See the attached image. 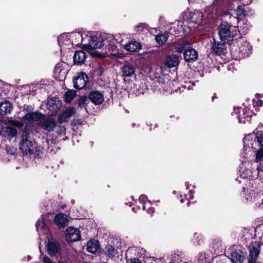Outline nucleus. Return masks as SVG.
<instances>
[{
  "label": "nucleus",
  "mask_w": 263,
  "mask_h": 263,
  "mask_svg": "<svg viewBox=\"0 0 263 263\" xmlns=\"http://www.w3.org/2000/svg\"><path fill=\"white\" fill-rule=\"evenodd\" d=\"M86 42L84 47L88 49L100 48L103 47L107 42L105 35L100 33H94L86 31Z\"/></svg>",
  "instance_id": "1"
},
{
  "label": "nucleus",
  "mask_w": 263,
  "mask_h": 263,
  "mask_svg": "<svg viewBox=\"0 0 263 263\" xmlns=\"http://www.w3.org/2000/svg\"><path fill=\"white\" fill-rule=\"evenodd\" d=\"M243 150L249 152L251 149H257V147L263 148V133L254 135L253 134L247 135L243 140Z\"/></svg>",
  "instance_id": "2"
},
{
  "label": "nucleus",
  "mask_w": 263,
  "mask_h": 263,
  "mask_svg": "<svg viewBox=\"0 0 263 263\" xmlns=\"http://www.w3.org/2000/svg\"><path fill=\"white\" fill-rule=\"evenodd\" d=\"M238 32L236 27L231 26L227 22H222L219 27V35L222 41L229 43L238 35Z\"/></svg>",
  "instance_id": "3"
},
{
  "label": "nucleus",
  "mask_w": 263,
  "mask_h": 263,
  "mask_svg": "<svg viewBox=\"0 0 263 263\" xmlns=\"http://www.w3.org/2000/svg\"><path fill=\"white\" fill-rule=\"evenodd\" d=\"M29 134L27 131L23 132L19 144L20 149L26 155L32 154L34 151L33 144L29 137Z\"/></svg>",
  "instance_id": "4"
},
{
  "label": "nucleus",
  "mask_w": 263,
  "mask_h": 263,
  "mask_svg": "<svg viewBox=\"0 0 263 263\" xmlns=\"http://www.w3.org/2000/svg\"><path fill=\"white\" fill-rule=\"evenodd\" d=\"M252 112L249 110L239 107H234L232 115L236 116L239 123L249 122L252 116Z\"/></svg>",
  "instance_id": "5"
},
{
  "label": "nucleus",
  "mask_w": 263,
  "mask_h": 263,
  "mask_svg": "<svg viewBox=\"0 0 263 263\" xmlns=\"http://www.w3.org/2000/svg\"><path fill=\"white\" fill-rule=\"evenodd\" d=\"M242 166L240 167L239 175L242 179H254L253 178L254 168L250 169L252 167V163L250 162H243Z\"/></svg>",
  "instance_id": "6"
},
{
  "label": "nucleus",
  "mask_w": 263,
  "mask_h": 263,
  "mask_svg": "<svg viewBox=\"0 0 263 263\" xmlns=\"http://www.w3.org/2000/svg\"><path fill=\"white\" fill-rule=\"evenodd\" d=\"M69 33L72 46H78L82 44L84 47V44L86 42V37L84 36L86 35V31L83 32H72Z\"/></svg>",
  "instance_id": "7"
},
{
  "label": "nucleus",
  "mask_w": 263,
  "mask_h": 263,
  "mask_svg": "<svg viewBox=\"0 0 263 263\" xmlns=\"http://www.w3.org/2000/svg\"><path fill=\"white\" fill-rule=\"evenodd\" d=\"M69 35V33H63L58 38L59 45L60 46L61 51H66L67 50H69L72 46L70 40L71 38Z\"/></svg>",
  "instance_id": "8"
},
{
  "label": "nucleus",
  "mask_w": 263,
  "mask_h": 263,
  "mask_svg": "<svg viewBox=\"0 0 263 263\" xmlns=\"http://www.w3.org/2000/svg\"><path fill=\"white\" fill-rule=\"evenodd\" d=\"M89 81L87 75L83 72L79 73L73 78V85L74 88L78 89L84 88Z\"/></svg>",
  "instance_id": "9"
},
{
  "label": "nucleus",
  "mask_w": 263,
  "mask_h": 263,
  "mask_svg": "<svg viewBox=\"0 0 263 263\" xmlns=\"http://www.w3.org/2000/svg\"><path fill=\"white\" fill-rule=\"evenodd\" d=\"M238 49L239 56L243 58L250 55L251 53L252 48L248 42L242 39L238 41Z\"/></svg>",
  "instance_id": "10"
},
{
  "label": "nucleus",
  "mask_w": 263,
  "mask_h": 263,
  "mask_svg": "<svg viewBox=\"0 0 263 263\" xmlns=\"http://www.w3.org/2000/svg\"><path fill=\"white\" fill-rule=\"evenodd\" d=\"M66 238L68 242H74L80 239V232L76 228L69 227L66 229Z\"/></svg>",
  "instance_id": "11"
},
{
  "label": "nucleus",
  "mask_w": 263,
  "mask_h": 263,
  "mask_svg": "<svg viewBox=\"0 0 263 263\" xmlns=\"http://www.w3.org/2000/svg\"><path fill=\"white\" fill-rule=\"evenodd\" d=\"M39 125L48 132H51L55 127L57 123L53 119L47 118L40 122Z\"/></svg>",
  "instance_id": "12"
},
{
  "label": "nucleus",
  "mask_w": 263,
  "mask_h": 263,
  "mask_svg": "<svg viewBox=\"0 0 263 263\" xmlns=\"http://www.w3.org/2000/svg\"><path fill=\"white\" fill-rule=\"evenodd\" d=\"M260 253L259 246L257 244H252L250 247L249 256L248 263H258L256 260Z\"/></svg>",
  "instance_id": "13"
},
{
  "label": "nucleus",
  "mask_w": 263,
  "mask_h": 263,
  "mask_svg": "<svg viewBox=\"0 0 263 263\" xmlns=\"http://www.w3.org/2000/svg\"><path fill=\"white\" fill-rule=\"evenodd\" d=\"M46 248L48 254L50 256L56 255L60 250V247L58 241L55 240H49L46 245Z\"/></svg>",
  "instance_id": "14"
},
{
  "label": "nucleus",
  "mask_w": 263,
  "mask_h": 263,
  "mask_svg": "<svg viewBox=\"0 0 263 263\" xmlns=\"http://www.w3.org/2000/svg\"><path fill=\"white\" fill-rule=\"evenodd\" d=\"M69 219L67 215L63 213H58L54 217V222L59 228H65L68 224Z\"/></svg>",
  "instance_id": "15"
},
{
  "label": "nucleus",
  "mask_w": 263,
  "mask_h": 263,
  "mask_svg": "<svg viewBox=\"0 0 263 263\" xmlns=\"http://www.w3.org/2000/svg\"><path fill=\"white\" fill-rule=\"evenodd\" d=\"M89 99L95 105H99L104 101L103 94L99 91H91L89 94Z\"/></svg>",
  "instance_id": "16"
},
{
  "label": "nucleus",
  "mask_w": 263,
  "mask_h": 263,
  "mask_svg": "<svg viewBox=\"0 0 263 263\" xmlns=\"http://www.w3.org/2000/svg\"><path fill=\"white\" fill-rule=\"evenodd\" d=\"M158 87H159L158 89L160 93H172V90L171 88V85L172 84V82L167 81L166 83H165V81L163 80V79H159L158 81Z\"/></svg>",
  "instance_id": "17"
},
{
  "label": "nucleus",
  "mask_w": 263,
  "mask_h": 263,
  "mask_svg": "<svg viewBox=\"0 0 263 263\" xmlns=\"http://www.w3.org/2000/svg\"><path fill=\"white\" fill-rule=\"evenodd\" d=\"M261 195H259L257 192L252 191L249 194L246 195V199L248 201H253L255 202L256 206L260 207L263 203V199L261 198Z\"/></svg>",
  "instance_id": "18"
},
{
  "label": "nucleus",
  "mask_w": 263,
  "mask_h": 263,
  "mask_svg": "<svg viewBox=\"0 0 263 263\" xmlns=\"http://www.w3.org/2000/svg\"><path fill=\"white\" fill-rule=\"evenodd\" d=\"M76 113V109L74 107H71L66 109L63 113L58 117V121L60 123L68 121V120Z\"/></svg>",
  "instance_id": "19"
},
{
  "label": "nucleus",
  "mask_w": 263,
  "mask_h": 263,
  "mask_svg": "<svg viewBox=\"0 0 263 263\" xmlns=\"http://www.w3.org/2000/svg\"><path fill=\"white\" fill-rule=\"evenodd\" d=\"M184 58L188 62L195 61L197 59L198 53L192 48H187L184 52Z\"/></svg>",
  "instance_id": "20"
},
{
  "label": "nucleus",
  "mask_w": 263,
  "mask_h": 263,
  "mask_svg": "<svg viewBox=\"0 0 263 263\" xmlns=\"http://www.w3.org/2000/svg\"><path fill=\"white\" fill-rule=\"evenodd\" d=\"M63 64L60 63L57 64L54 68V74L56 79L62 80L66 77V71L63 68Z\"/></svg>",
  "instance_id": "21"
},
{
  "label": "nucleus",
  "mask_w": 263,
  "mask_h": 263,
  "mask_svg": "<svg viewBox=\"0 0 263 263\" xmlns=\"http://www.w3.org/2000/svg\"><path fill=\"white\" fill-rule=\"evenodd\" d=\"M121 71L123 77H129L135 74V68L132 64L126 62L121 68Z\"/></svg>",
  "instance_id": "22"
},
{
  "label": "nucleus",
  "mask_w": 263,
  "mask_h": 263,
  "mask_svg": "<svg viewBox=\"0 0 263 263\" xmlns=\"http://www.w3.org/2000/svg\"><path fill=\"white\" fill-rule=\"evenodd\" d=\"M224 44L221 42L216 41L213 39V42L211 44L212 50L217 55H221L223 51Z\"/></svg>",
  "instance_id": "23"
},
{
  "label": "nucleus",
  "mask_w": 263,
  "mask_h": 263,
  "mask_svg": "<svg viewBox=\"0 0 263 263\" xmlns=\"http://www.w3.org/2000/svg\"><path fill=\"white\" fill-rule=\"evenodd\" d=\"M42 116V115L37 112H31L27 113L23 117H22V120L24 123L27 122L36 121L40 120Z\"/></svg>",
  "instance_id": "24"
},
{
  "label": "nucleus",
  "mask_w": 263,
  "mask_h": 263,
  "mask_svg": "<svg viewBox=\"0 0 263 263\" xmlns=\"http://www.w3.org/2000/svg\"><path fill=\"white\" fill-rule=\"evenodd\" d=\"M141 48L140 43L136 41H131L124 45V48L130 52H138Z\"/></svg>",
  "instance_id": "25"
},
{
  "label": "nucleus",
  "mask_w": 263,
  "mask_h": 263,
  "mask_svg": "<svg viewBox=\"0 0 263 263\" xmlns=\"http://www.w3.org/2000/svg\"><path fill=\"white\" fill-rule=\"evenodd\" d=\"M62 103L57 98H51L47 103L48 108L51 110H56L60 109L62 106Z\"/></svg>",
  "instance_id": "26"
},
{
  "label": "nucleus",
  "mask_w": 263,
  "mask_h": 263,
  "mask_svg": "<svg viewBox=\"0 0 263 263\" xmlns=\"http://www.w3.org/2000/svg\"><path fill=\"white\" fill-rule=\"evenodd\" d=\"M36 230L39 234H44L48 232V229L46 227V224L42 217L40 218L36 223Z\"/></svg>",
  "instance_id": "27"
},
{
  "label": "nucleus",
  "mask_w": 263,
  "mask_h": 263,
  "mask_svg": "<svg viewBox=\"0 0 263 263\" xmlns=\"http://www.w3.org/2000/svg\"><path fill=\"white\" fill-rule=\"evenodd\" d=\"M86 59L85 53L81 50L75 52L73 55V61L74 64L77 65H81L85 62Z\"/></svg>",
  "instance_id": "28"
},
{
  "label": "nucleus",
  "mask_w": 263,
  "mask_h": 263,
  "mask_svg": "<svg viewBox=\"0 0 263 263\" xmlns=\"http://www.w3.org/2000/svg\"><path fill=\"white\" fill-rule=\"evenodd\" d=\"M256 149H251V151L249 152L244 151L245 153V157H247L249 155H251L252 153H255V161L256 162L260 161L263 158V148H259V149L255 150Z\"/></svg>",
  "instance_id": "29"
},
{
  "label": "nucleus",
  "mask_w": 263,
  "mask_h": 263,
  "mask_svg": "<svg viewBox=\"0 0 263 263\" xmlns=\"http://www.w3.org/2000/svg\"><path fill=\"white\" fill-rule=\"evenodd\" d=\"M12 110V104L8 101L3 102L0 104V114L5 115L10 114Z\"/></svg>",
  "instance_id": "30"
},
{
  "label": "nucleus",
  "mask_w": 263,
  "mask_h": 263,
  "mask_svg": "<svg viewBox=\"0 0 263 263\" xmlns=\"http://www.w3.org/2000/svg\"><path fill=\"white\" fill-rule=\"evenodd\" d=\"M203 15L201 12L196 11L194 12L191 17V22H194L198 26H202Z\"/></svg>",
  "instance_id": "31"
},
{
  "label": "nucleus",
  "mask_w": 263,
  "mask_h": 263,
  "mask_svg": "<svg viewBox=\"0 0 263 263\" xmlns=\"http://www.w3.org/2000/svg\"><path fill=\"white\" fill-rule=\"evenodd\" d=\"M231 256V260L233 263H241L244 259L241 251L232 252Z\"/></svg>",
  "instance_id": "32"
},
{
  "label": "nucleus",
  "mask_w": 263,
  "mask_h": 263,
  "mask_svg": "<svg viewBox=\"0 0 263 263\" xmlns=\"http://www.w3.org/2000/svg\"><path fill=\"white\" fill-rule=\"evenodd\" d=\"M17 133V132L15 128L7 126L4 130V136L6 139L11 140L16 136Z\"/></svg>",
  "instance_id": "33"
},
{
  "label": "nucleus",
  "mask_w": 263,
  "mask_h": 263,
  "mask_svg": "<svg viewBox=\"0 0 263 263\" xmlns=\"http://www.w3.org/2000/svg\"><path fill=\"white\" fill-rule=\"evenodd\" d=\"M99 249L98 241L91 240L88 242L87 245V250L89 253L95 254Z\"/></svg>",
  "instance_id": "34"
},
{
  "label": "nucleus",
  "mask_w": 263,
  "mask_h": 263,
  "mask_svg": "<svg viewBox=\"0 0 263 263\" xmlns=\"http://www.w3.org/2000/svg\"><path fill=\"white\" fill-rule=\"evenodd\" d=\"M179 64L178 57L176 55H171L168 56L166 62V65L169 67H174Z\"/></svg>",
  "instance_id": "35"
},
{
  "label": "nucleus",
  "mask_w": 263,
  "mask_h": 263,
  "mask_svg": "<svg viewBox=\"0 0 263 263\" xmlns=\"http://www.w3.org/2000/svg\"><path fill=\"white\" fill-rule=\"evenodd\" d=\"M237 22L240 28L239 30H237L238 33L241 31L242 33L246 34L250 28L251 26L246 20H238V18H237Z\"/></svg>",
  "instance_id": "36"
},
{
  "label": "nucleus",
  "mask_w": 263,
  "mask_h": 263,
  "mask_svg": "<svg viewBox=\"0 0 263 263\" xmlns=\"http://www.w3.org/2000/svg\"><path fill=\"white\" fill-rule=\"evenodd\" d=\"M252 176L254 179L258 178L259 180H263V165L254 167V172Z\"/></svg>",
  "instance_id": "37"
},
{
  "label": "nucleus",
  "mask_w": 263,
  "mask_h": 263,
  "mask_svg": "<svg viewBox=\"0 0 263 263\" xmlns=\"http://www.w3.org/2000/svg\"><path fill=\"white\" fill-rule=\"evenodd\" d=\"M168 37V33L165 32L164 33H160L157 34L155 36L156 42L160 45L163 44L166 42Z\"/></svg>",
  "instance_id": "38"
},
{
  "label": "nucleus",
  "mask_w": 263,
  "mask_h": 263,
  "mask_svg": "<svg viewBox=\"0 0 263 263\" xmlns=\"http://www.w3.org/2000/svg\"><path fill=\"white\" fill-rule=\"evenodd\" d=\"M210 260L211 257L205 253H200L197 256V263H210Z\"/></svg>",
  "instance_id": "39"
},
{
  "label": "nucleus",
  "mask_w": 263,
  "mask_h": 263,
  "mask_svg": "<svg viewBox=\"0 0 263 263\" xmlns=\"http://www.w3.org/2000/svg\"><path fill=\"white\" fill-rule=\"evenodd\" d=\"M237 19L239 20L240 17H245L249 15L250 12L241 6L237 7L236 10Z\"/></svg>",
  "instance_id": "40"
},
{
  "label": "nucleus",
  "mask_w": 263,
  "mask_h": 263,
  "mask_svg": "<svg viewBox=\"0 0 263 263\" xmlns=\"http://www.w3.org/2000/svg\"><path fill=\"white\" fill-rule=\"evenodd\" d=\"M76 91L73 90H69L66 91L64 95L65 101L67 103H70L76 96Z\"/></svg>",
  "instance_id": "41"
},
{
  "label": "nucleus",
  "mask_w": 263,
  "mask_h": 263,
  "mask_svg": "<svg viewBox=\"0 0 263 263\" xmlns=\"http://www.w3.org/2000/svg\"><path fill=\"white\" fill-rule=\"evenodd\" d=\"M105 254L107 256L112 258L117 254V250L111 246H107L105 248Z\"/></svg>",
  "instance_id": "42"
},
{
  "label": "nucleus",
  "mask_w": 263,
  "mask_h": 263,
  "mask_svg": "<svg viewBox=\"0 0 263 263\" xmlns=\"http://www.w3.org/2000/svg\"><path fill=\"white\" fill-rule=\"evenodd\" d=\"M139 202L143 204V210H145L146 209L147 204L151 205L150 201H147V197L145 195H141L139 198Z\"/></svg>",
  "instance_id": "43"
},
{
  "label": "nucleus",
  "mask_w": 263,
  "mask_h": 263,
  "mask_svg": "<svg viewBox=\"0 0 263 263\" xmlns=\"http://www.w3.org/2000/svg\"><path fill=\"white\" fill-rule=\"evenodd\" d=\"M108 50L110 53V54L118 56L120 55L119 51L117 49V46H116L114 44L110 43L108 45Z\"/></svg>",
  "instance_id": "44"
},
{
  "label": "nucleus",
  "mask_w": 263,
  "mask_h": 263,
  "mask_svg": "<svg viewBox=\"0 0 263 263\" xmlns=\"http://www.w3.org/2000/svg\"><path fill=\"white\" fill-rule=\"evenodd\" d=\"M89 99L86 96H82L80 97L78 100L79 106L81 108L85 107L86 105L89 102Z\"/></svg>",
  "instance_id": "45"
},
{
  "label": "nucleus",
  "mask_w": 263,
  "mask_h": 263,
  "mask_svg": "<svg viewBox=\"0 0 263 263\" xmlns=\"http://www.w3.org/2000/svg\"><path fill=\"white\" fill-rule=\"evenodd\" d=\"M147 29L148 25L145 23H140L134 27L135 31L138 32L143 31Z\"/></svg>",
  "instance_id": "46"
},
{
  "label": "nucleus",
  "mask_w": 263,
  "mask_h": 263,
  "mask_svg": "<svg viewBox=\"0 0 263 263\" xmlns=\"http://www.w3.org/2000/svg\"><path fill=\"white\" fill-rule=\"evenodd\" d=\"M20 120H18L16 119L15 120H11L9 121V123L12 125L18 127H22L24 125V122L22 120V118L20 119Z\"/></svg>",
  "instance_id": "47"
},
{
  "label": "nucleus",
  "mask_w": 263,
  "mask_h": 263,
  "mask_svg": "<svg viewBox=\"0 0 263 263\" xmlns=\"http://www.w3.org/2000/svg\"><path fill=\"white\" fill-rule=\"evenodd\" d=\"M147 263H166V261L163 258H155L151 257L146 260Z\"/></svg>",
  "instance_id": "48"
},
{
  "label": "nucleus",
  "mask_w": 263,
  "mask_h": 263,
  "mask_svg": "<svg viewBox=\"0 0 263 263\" xmlns=\"http://www.w3.org/2000/svg\"><path fill=\"white\" fill-rule=\"evenodd\" d=\"M205 12L207 13L208 18L210 19L213 17V13L215 12V10H214L213 7H209L206 8Z\"/></svg>",
  "instance_id": "49"
},
{
  "label": "nucleus",
  "mask_w": 263,
  "mask_h": 263,
  "mask_svg": "<svg viewBox=\"0 0 263 263\" xmlns=\"http://www.w3.org/2000/svg\"><path fill=\"white\" fill-rule=\"evenodd\" d=\"M200 235L197 233H195L194 237L192 240V242L195 245H198L200 243L201 238Z\"/></svg>",
  "instance_id": "50"
},
{
  "label": "nucleus",
  "mask_w": 263,
  "mask_h": 263,
  "mask_svg": "<svg viewBox=\"0 0 263 263\" xmlns=\"http://www.w3.org/2000/svg\"><path fill=\"white\" fill-rule=\"evenodd\" d=\"M252 102L254 106L261 107L263 105V101L259 99H257V100H256L255 99H253L252 100Z\"/></svg>",
  "instance_id": "51"
},
{
  "label": "nucleus",
  "mask_w": 263,
  "mask_h": 263,
  "mask_svg": "<svg viewBox=\"0 0 263 263\" xmlns=\"http://www.w3.org/2000/svg\"><path fill=\"white\" fill-rule=\"evenodd\" d=\"M126 263H142L141 261L137 258L126 259Z\"/></svg>",
  "instance_id": "52"
},
{
  "label": "nucleus",
  "mask_w": 263,
  "mask_h": 263,
  "mask_svg": "<svg viewBox=\"0 0 263 263\" xmlns=\"http://www.w3.org/2000/svg\"><path fill=\"white\" fill-rule=\"evenodd\" d=\"M40 87V85L36 84V85H32L31 87L25 86L24 87V88H25V89H27V90H29L31 88L32 89V90H36L37 89V88H39Z\"/></svg>",
  "instance_id": "53"
},
{
  "label": "nucleus",
  "mask_w": 263,
  "mask_h": 263,
  "mask_svg": "<svg viewBox=\"0 0 263 263\" xmlns=\"http://www.w3.org/2000/svg\"><path fill=\"white\" fill-rule=\"evenodd\" d=\"M151 205L147 204V206H146V208H147V212L148 214H152L153 213H154L155 209H154V208L153 207H151Z\"/></svg>",
  "instance_id": "54"
},
{
  "label": "nucleus",
  "mask_w": 263,
  "mask_h": 263,
  "mask_svg": "<svg viewBox=\"0 0 263 263\" xmlns=\"http://www.w3.org/2000/svg\"><path fill=\"white\" fill-rule=\"evenodd\" d=\"M42 261L43 263H53L49 257L46 256H43Z\"/></svg>",
  "instance_id": "55"
},
{
  "label": "nucleus",
  "mask_w": 263,
  "mask_h": 263,
  "mask_svg": "<svg viewBox=\"0 0 263 263\" xmlns=\"http://www.w3.org/2000/svg\"><path fill=\"white\" fill-rule=\"evenodd\" d=\"M193 198V194L192 193V191L191 190H190L189 191V194L188 195H185V199L189 201V199H192Z\"/></svg>",
  "instance_id": "56"
},
{
  "label": "nucleus",
  "mask_w": 263,
  "mask_h": 263,
  "mask_svg": "<svg viewBox=\"0 0 263 263\" xmlns=\"http://www.w3.org/2000/svg\"><path fill=\"white\" fill-rule=\"evenodd\" d=\"M243 5H248L252 3L251 0H239Z\"/></svg>",
  "instance_id": "57"
},
{
  "label": "nucleus",
  "mask_w": 263,
  "mask_h": 263,
  "mask_svg": "<svg viewBox=\"0 0 263 263\" xmlns=\"http://www.w3.org/2000/svg\"><path fill=\"white\" fill-rule=\"evenodd\" d=\"M186 49L184 46H181L178 48L177 51L180 53H184Z\"/></svg>",
  "instance_id": "58"
},
{
  "label": "nucleus",
  "mask_w": 263,
  "mask_h": 263,
  "mask_svg": "<svg viewBox=\"0 0 263 263\" xmlns=\"http://www.w3.org/2000/svg\"><path fill=\"white\" fill-rule=\"evenodd\" d=\"M169 33H170L171 34H173L174 35H178V33L176 32V31L172 30V28H171Z\"/></svg>",
  "instance_id": "59"
},
{
  "label": "nucleus",
  "mask_w": 263,
  "mask_h": 263,
  "mask_svg": "<svg viewBox=\"0 0 263 263\" xmlns=\"http://www.w3.org/2000/svg\"><path fill=\"white\" fill-rule=\"evenodd\" d=\"M3 129H4L3 124L0 122V135L1 134Z\"/></svg>",
  "instance_id": "60"
},
{
  "label": "nucleus",
  "mask_w": 263,
  "mask_h": 263,
  "mask_svg": "<svg viewBox=\"0 0 263 263\" xmlns=\"http://www.w3.org/2000/svg\"><path fill=\"white\" fill-rule=\"evenodd\" d=\"M185 185L186 186V190H189V183L186 182L185 183Z\"/></svg>",
  "instance_id": "61"
},
{
  "label": "nucleus",
  "mask_w": 263,
  "mask_h": 263,
  "mask_svg": "<svg viewBox=\"0 0 263 263\" xmlns=\"http://www.w3.org/2000/svg\"><path fill=\"white\" fill-rule=\"evenodd\" d=\"M181 199H180V202L183 203L184 202V199L182 198V196H180Z\"/></svg>",
  "instance_id": "62"
},
{
  "label": "nucleus",
  "mask_w": 263,
  "mask_h": 263,
  "mask_svg": "<svg viewBox=\"0 0 263 263\" xmlns=\"http://www.w3.org/2000/svg\"><path fill=\"white\" fill-rule=\"evenodd\" d=\"M132 210L135 213L137 212V210H136L135 208H133Z\"/></svg>",
  "instance_id": "63"
},
{
  "label": "nucleus",
  "mask_w": 263,
  "mask_h": 263,
  "mask_svg": "<svg viewBox=\"0 0 263 263\" xmlns=\"http://www.w3.org/2000/svg\"><path fill=\"white\" fill-rule=\"evenodd\" d=\"M28 260H30L31 259V257L30 256H28Z\"/></svg>",
  "instance_id": "64"
}]
</instances>
